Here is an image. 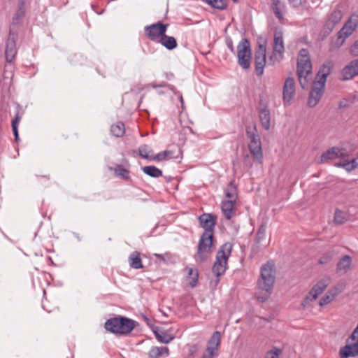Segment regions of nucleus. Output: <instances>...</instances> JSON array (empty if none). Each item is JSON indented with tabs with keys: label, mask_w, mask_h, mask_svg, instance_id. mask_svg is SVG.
I'll return each mask as SVG.
<instances>
[{
	"label": "nucleus",
	"mask_w": 358,
	"mask_h": 358,
	"mask_svg": "<svg viewBox=\"0 0 358 358\" xmlns=\"http://www.w3.org/2000/svg\"><path fill=\"white\" fill-rule=\"evenodd\" d=\"M282 350L280 348L273 347L271 350L266 352L265 358H280Z\"/></svg>",
	"instance_id": "a19ab883"
},
{
	"label": "nucleus",
	"mask_w": 358,
	"mask_h": 358,
	"mask_svg": "<svg viewBox=\"0 0 358 358\" xmlns=\"http://www.w3.org/2000/svg\"><path fill=\"white\" fill-rule=\"evenodd\" d=\"M322 292L314 285L311 290L308 292V294L302 302V305L306 306L309 301H315L317 299L318 296L321 294Z\"/></svg>",
	"instance_id": "c85d7f7f"
},
{
	"label": "nucleus",
	"mask_w": 358,
	"mask_h": 358,
	"mask_svg": "<svg viewBox=\"0 0 358 358\" xmlns=\"http://www.w3.org/2000/svg\"><path fill=\"white\" fill-rule=\"evenodd\" d=\"M251 48L248 39L243 38L237 46V58L238 64L243 69H249L250 66Z\"/></svg>",
	"instance_id": "6e6552de"
},
{
	"label": "nucleus",
	"mask_w": 358,
	"mask_h": 358,
	"mask_svg": "<svg viewBox=\"0 0 358 358\" xmlns=\"http://www.w3.org/2000/svg\"><path fill=\"white\" fill-rule=\"evenodd\" d=\"M243 162L248 167H251L252 165V162L250 160V157L248 155H245Z\"/></svg>",
	"instance_id": "09e8293b"
},
{
	"label": "nucleus",
	"mask_w": 358,
	"mask_h": 358,
	"mask_svg": "<svg viewBox=\"0 0 358 358\" xmlns=\"http://www.w3.org/2000/svg\"><path fill=\"white\" fill-rule=\"evenodd\" d=\"M339 355L341 358L358 356V342L347 343L345 346L340 348Z\"/></svg>",
	"instance_id": "6ab92c4d"
},
{
	"label": "nucleus",
	"mask_w": 358,
	"mask_h": 358,
	"mask_svg": "<svg viewBox=\"0 0 358 358\" xmlns=\"http://www.w3.org/2000/svg\"><path fill=\"white\" fill-rule=\"evenodd\" d=\"M342 18V13L341 10H334L330 17H329V20L333 23V24H337L338 22H340V20H341Z\"/></svg>",
	"instance_id": "79ce46f5"
},
{
	"label": "nucleus",
	"mask_w": 358,
	"mask_h": 358,
	"mask_svg": "<svg viewBox=\"0 0 358 358\" xmlns=\"http://www.w3.org/2000/svg\"><path fill=\"white\" fill-rule=\"evenodd\" d=\"M350 52L353 56H358V40L350 47Z\"/></svg>",
	"instance_id": "a18cd8bd"
},
{
	"label": "nucleus",
	"mask_w": 358,
	"mask_h": 358,
	"mask_svg": "<svg viewBox=\"0 0 358 358\" xmlns=\"http://www.w3.org/2000/svg\"><path fill=\"white\" fill-rule=\"evenodd\" d=\"M295 81L292 77H288L283 86L282 98L284 104L290 105L291 101L295 94Z\"/></svg>",
	"instance_id": "4468645a"
},
{
	"label": "nucleus",
	"mask_w": 358,
	"mask_h": 358,
	"mask_svg": "<svg viewBox=\"0 0 358 358\" xmlns=\"http://www.w3.org/2000/svg\"><path fill=\"white\" fill-rule=\"evenodd\" d=\"M224 195H225V200H231L234 202L237 201L238 199V192H237V187L236 185L234 184V181H231L227 187L224 189Z\"/></svg>",
	"instance_id": "5701e85b"
},
{
	"label": "nucleus",
	"mask_w": 358,
	"mask_h": 358,
	"mask_svg": "<svg viewBox=\"0 0 358 358\" xmlns=\"http://www.w3.org/2000/svg\"><path fill=\"white\" fill-rule=\"evenodd\" d=\"M266 227L265 225H261L258 229L256 236V241L257 243H260L266 236Z\"/></svg>",
	"instance_id": "ea45409f"
},
{
	"label": "nucleus",
	"mask_w": 358,
	"mask_h": 358,
	"mask_svg": "<svg viewBox=\"0 0 358 358\" xmlns=\"http://www.w3.org/2000/svg\"><path fill=\"white\" fill-rule=\"evenodd\" d=\"M348 220V215L342 210H336L334 215V221L337 224H343Z\"/></svg>",
	"instance_id": "58836bf2"
},
{
	"label": "nucleus",
	"mask_w": 358,
	"mask_h": 358,
	"mask_svg": "<svg viewBox=\"0 0 358 358\" xmlns=\"http://www.w3.org/2000/svg\"><path fill=\"white\" fill-rule=\"evenodd\" d=\"M342 292V288H339L338 287H336L334 289H330L327 294H325L320 300V306H324L329 303H331L335 297Z\"/></svg>",
	"instance_id": "4be33fe9"
},
{
	"label": "nucleus",
	"mask_w": 358,
	"mask_h": 358,
	"mask_svg": "<svg viewBox=\"0 0 358 358\" xmlns=\"http://www.w3.org/2000/svg\"><path fill=\"white\" fill-rule=\"evenodd\" d=\"M114 173L115 176L124 180H129L130 179L129 171L127 169H126L122 165H117L114 169Z\"/></svg>",
	"instance_id": "72a5a7b5"
},
{
	"label": "nucleus",
	"mask_w": 358,
	"mask_h": 358,
	"mask_svg": "<svg viewBox=\"0 0 358 358\" xmlns=\"http://www.w3.org/2000/svg\"><path fill=\"white\" fill-rule=\"evenodd\" d=\"M17 127H17V126H12V130H13V134L15 136V140L16 141H17L19 139Z\"/></svg>",
	"instance_id": "de8ad7c7"
},
{
	"label": "nucleus",
	"mask_w": 358,
	"mask_h": 358,
	"mask_svg": "<svg viewBox=\"0 0 358 358\" xmlns=\"http://www.w3.org/2000/svg\"><path fill=\"white\" fill-rule=\"evenodd\" d=\"M20 120V117L17 115L15 116V117L12 120V126L18 127Z\"/></svg>",
	"instance_id": "3c124183"
},
{
	"label": "nucleus",
	"mask_w": 358,
	"mask_h": 358,
	"mask_svg": "<svg viewBox=\"0 0 358 358\" xmlns=\"http://www.w3.org/2000/svg\"><path fill=\"white\" fill-rule=\"evenodd\" d=\"M221 343V334L215 331L208 341L206 352L214 356H218L219 348Z\"/></svg>",
	"instance_id": "2eb2a0df"
},
{
	"label": "nucleus",
	"mask_w": 358,
	"mask_h": 358,
	"mask_svg": "<svg viewBox=\"0 0 358 358\" xmlns=\"http://www.w3.org/2000/svg\"><path fill=\"white\" fill-rule=\"evenodd\" d=\"M155 255L157 258H159V259H162V260L164 261V257H163V255H160V254H155Z\"/></svg>",
	"instance_id": "6e6d98bb"
},
{
	"label": "nucleus",
	"mask_w": 358,
	"mask_h": 358,
	"mask_svg": "<svg viewBox=\"0 0 358 358\" xmlns=\"http://www.w3.org/2000/svg\"><path fill=\"white\" fill-rule=\"evenodd\" d=\"M198 281V273L196 272L194 274V276L190 277V280L189 282V284L191 287H194L197 283Z\"/></svg>",
	"instance_id": "49530a36"
},
{
	"label": "nucleus",
	"mask_w": 358,
	"mask_h": 358,
	"mask_svg": "<svg viewBox=\"0 0 358 358\" xmlns=\"http://www.w3.org/2000/svg\"><path fill=\"white\" fill-rule=\"evenodd\" d=\"M232 247V244L227 242L223 244L217 251L215 261L212 268L213 273L216 277L219 278L225 273Z\"/></svg>",
	"instance_id": "39448f33"
},
{
	"label": "nucleus",
	"mask_w": 358,
	"mask_h": 358,
	"mask_svg": "<svg viewBox=\"0 0 358 358\" xmlns=\"http://www.w3.org/2000/svg\"><path fill=\"white\" fill-rule=\"evenodd\" d=\"M154 334L156 338L162 343H169L174 338L173 336L168 334L164 331H155Z\"/></svg>",
	"instance_id": "2f4dec72"
},
{
	"label": "nucleus",
	"mask_w": 358,
	"mask_h": 358,
	"mask_svg": "<svg viewBox=\"0 0 358 358\" xmlns=\"http://www.w3.org/2000/svg\"><path fill=\"white\" fill-rule=\"evenodd\" d=\"M188 273V276H189V278H190V277H192V276H194V270H193L192 268H188V273Z\"/></svg>",
	"instance_id": "5fc2aeb1"
},
{
	"label": "nucleus",
	"mask_w": 358,
	"mask_h": 358,
	"mask_svg": "<svg viewBox=\"0 0 358 358\" xmlns=\"http://www.w3.org/2000/svg\"><path fill=\"white\" fill-rule=\"evenodd\" d=\"M259 117L262 127L268 130L270 128L271 116L269 110L265 107L261 108L259 111Z\"/></svg>",
	"instance_id": "393cba45"
},
{
	"label": "nucleus",
	"mask_w": 358,
	"mask_h": 358,
	"mask_svg": "<svg viewBox=\"0 0 358 358\" xmlns=\"http://www.w3.org/2000/svg\"><path fill=\"white\" fill-rule=\"evenodd\" d=\"M333 67V63L329 60L325 62L320 67L316 76L315 83L325 85L327 78L331 73Z\"/></svg>",
	"instance_id": "f3484780"
},
{
	"label": "nucleus",
	"mask_w": 358,
	"mask_h": 358,
	"mask_svg": "<svg viewBox=\"0 0 358 358\" xmlns=\"http://www.w3.org/2000/svg\"><path fill=\"white\" fill-rule=\"evenodd\" d=\"M236 202L224 200L222 202V211L226 219L230 220L235 215Z\"/></svg>",
	"instance_id": "aec40b11"
},
{
	"label": "nucleus",
	"mask_w": 358,
	"mask_h": 358,
	"mask_svg": "<svg viewBox=\"0 0 358 358\" xmlns=\"http://www.w3.org/2000/svg\"><path fill=\"white\" fill-rule=\"evenodd\" d=\"M331 254H326L320 259L319 262L320 264H326L331 260Z\"/></svg>",
	"instance_id": "c03bdc74"
},
{
	"label": "nucleus",
	"mask_w": 358,
	"mask_h": 358,
	"mask_svg": "<svg viewBox=\"0 0 358 358\" xmlns=\"http://www.w3.org/2000/svg\"><path fill=\"white\" fill-rule=\"evenodd\" d=\"M348 156V152L346 149L338 147H333L322 155L320 162L322 163H326L329 160H332L337 158L344 159Z\"/></svg>",
	"instance_id": "ddd939ff"
},
{
	"label": "nucleus",
	"mask_w": 358,
	"mask_h": 358,
	"mask_svg": "<svg viewBox=\"0 0 358 358\" xmlns=\"http://www.w3.org/2000/svg\"><path fill=\"white\" fill-rule=\"evenodd\" d=\"M330 282V278L329 276H327L322 279H321L320 281L317 282L315 286L318 287L322 292L323 291L327 288V287L329 285Z\"/></svg>",
	"instance_id": "37998d69"
},
{
	"label": "nucleus",
	"mask_w": 358,
	"mask_h": 358,
	"mask_svg": "<svg viewBox=\"0 0 358 358\" xmlns=\"http://www.w3.org/2000/svg\"><path fill=\"white\" fill-rule=\"evenodd\" d=\"M338 167H343L347 171H351L355 169L357 166V163L355 159L351 161H344L343 162L336 163L335 164Z\"/></svg>",
	"instance_id": "f704fd0d"
},
{
	"label": "nucleus",
	"mask_w": 358,
	"mask_h": 358,
	"mask_svg": "<svg viewBox=\"0 0 358 358\" xmlns=\"http://www.w3.org/2000/svg\"><path fill=\"white\" fill-rule=\"evenodd\" d=\"M289 1L294 7H297L301 4V0H289Z\"/></svg>",
	"instance_id": "8fccbe9b"
},
{
	"label": "nucleus",
	"mask_w": 358,
	"mask_h": 358,
	"mask_svg": "<svg viewBox=\"0 0 358 358\" xmlns=\"http://www.w3.org/2000/svg\"><path fill=\"white\" fill-rule=\"evenodd\" d=\"M324 87L325 85H324L315 82L313 83L308 101V103L310 107H315L319 103L323 94Z\"/></svg>",
	"instance_id": "dca6fc26"
},
{
	"label": "nucleus",
	"mask_w": 358,
	"mask_h": 358,
	"mask_svg": "<svg viewBox=\"0 0 358 358\" xmlns=\"http://www.w3.org/2000/svg\"><path fill=\"white\" fill-rule=\"evenodd\" d=\"M312 73V64L307 49L300 50L297 59V74L299 82L303 89L308 85V76Z\"/></svg>",
	"instance_id": "20e7f679"
},
{
	"label": "nucleus",
	"mask_w": 358,
	"mask_h": 358,
	"mask_svg": "<svg viewBox=\"0 0 358 358\" xmlns=\"http://www.w3.org/2000/svg\"><path fill=\"white\" fill-rule=\"evenodd\" d=\"M151 85H152V87L153 88H156V87H165V86L168 87L169 88V90H170L171 91H172V92L174 93V94H175V95H176V96H178V99L180 100V103H181L182 106H183L184 101H183L182 95V94H181L180 92H178V91L176 89V87H175L174 86L171 85H168V84L164 83H162V84H160V85H155V84H152Z\"/></svg>",
	"instance_id": "e433bc0d"
},
{
	"label": "nucleus",
	"mask_w": 358,
	"mask_h": 358,
	"mask_svg": "<svg viewBox=\"0 0 358 358\" xmlns=\"http://www.w3.org/2000/svg\"><path fill=\"white\" fill-rule=\"evenodd\" d=\"M352 263V258L349 255H345L337 264V273L339 275H343L350 268Z\"/></svg>",
	"instance_id": "412c9836"
},
{
	"label": "nucleus",
	"mask_w": 358,
	"mask_h": 358,
	"mask_svg": "<svg viewBox=\"0 0 358 358\" xmlns=\"http://www.w3.org/2000/svg\"><path fill=\"white\" fill-rule=\"evenodd\" d=\"M271 8L278 19L283 17L282 12L285 9V4L280 0H271Z\"/></svg>",
	"instance_id": "cd10ccee"
},
{
	"label": "nucleus",
	"mask_w": 358,
	"mask_h": 358,
	"mask_svg": "<svg viewBox=\"0 0 358 358\" xmlns=\"http://www.w3.org/2000/svg\"><path fill=\"white\" fill-rule=\"evenodd\" d=\"M358 27V14H352L338 32L336 38L332 40L333 48H339Z\"/></svg>",
	"instance_id": "0eeeda50"
},
{
	"label": "nucleus",
	"mask_w": 358,
	"mask_h": 358,
	"mask_svg": "<svg viewBox=\"0 0 358 358\" xmlns=\"http://www.w3.org/2000/svg\"><path fill=\"white\" fill-rule=\"evenodd\" d=\"M129 266L134 269L143 268L142 261L140 257V252L134 251L129 257Z\"/></svg>",
	"instance_id": "a878e982"
},
{
	"label": "nucleus",
	"mask_w": 358,
	"mask_h": 358,
	"mask_svg": "<svg viewBox=\"0 0 358 358\" xmlns=\"http://www.w3.org/2000/svg\"><path fill=\"white\" fill-rule=\"evenodd\" d=\"M232 1H233L234 2H236V1H237V0H232Z\"/></svg>",
	"instance_id": "4d7b16f0"
},
{
	"label": "nucleus",
	"mask_w": 358,
	"mask_h": 358,
	"mask_svg": "<svg viewBox=\"0 0 358 358\" xmlns=\"http://www.w3.org/2000/svg\"><path fill=\"white\" fill-rule=\"evenodd\" d=\"M139 155L141 157L149 160H153L155 155H151L152 150L148 145H141L138 148Z\"/></svg>",
	"instance_id": "473e14b6"
},
{
	"label": "nucleus",
	"mask_w": 358,
	"mask_h": 358,
	"mask_svg": "<svg viewBox=\"0 0 358 358\" xmlns=\"http://www.w3.org/2000/svg\"><path fill=\"white\" fill-rule=\"evenodd\" d=\"M215 216L209 213H203L199 217V222L201 227L205 231L201 234L198 246L197 252L194 255L196 262L202 263L207 260L213 250V229L215 225Z\"/></svg>",
	"instance_id": "f257e3e1"
},
{
	"label": "nucleus",
	"mask_w": 358,
	"mask_h": 358,
	"mask_svg": "<svg viewBox=\"0 0 358 358\" xmlns=\"http://www.w3.org/2000/svg\"><path fill=\"white\" fill-rule=\"evenodd\" d=\"M208 4L217 9H224L227 7L225 0H204Z\"/></svg>",
	"instance_id": "4c0bfd02"
},
{
	"label": "nucleus",
	"mask_w": 358,
	"mask_h": 358,
	"mask_svg": "<svg viewBox=\"0 0 358 358\" xmlns=\"http://www.w3.org/2000/svg\"><path fill=\"white\" fill-rule=\"evenodd\" d=\"M227 45L228 48L231 50V52H234V48L233 45V42L231 40H229L227 41Z\"/></svg>",
	"instance_id": "603ef678"
},
{
	"label": "nucleus",
	"mask_w": 358,
	"mask_h": 358,
	"mask_svg": "<svg viewBox=\"0 0 358 358\" xmlns=\"http://www.w3.org/2000/svg\"><path fill=\"white\" fill-rule=\"evenodd\" d=\"M143 171L152 178H159L162 176V171L155 166H144Z\"/></svg>",
	"instance_id": "c756f323"
},
{
	"label": "nucleus",
	"mask_w": 358,
	"mask_h": 358,
	"mask_svg": "<svg viewBox=\"0 0 358 358\" xmlns=\"http://www.w3.org/2000/svg\"><path fill=\"white\" fill-rule=\"evenodd\" d=\"M174 152L172 150H165L153 157L155 161H162L175 158L173 156Z\"/></svg>",
	"instance_id": "c9c22d12"
},
{
	"label": "nucleus",
	"mask_w": 358,
	"mask_h": 358,
	"mask_svg": "<svg viewBox=\"0 0 358 358\" xmlns=\"http://www.w3.org/2000/svg\"><path fill=\"white\" fill-rule=\"evenodd\" d=\"M358 74V59L351 61L341 71L342 79L348 80L352 79Z\"/></svg>",
	"instance_id": "a211bd4d"
},
{
	"label": "nucleus",
	"mask_w": 358,
	"mask_h": 358,
	"mask_svg": "<svg viewBox=\"0 0 358 358\" xmlns=\"http://www.w3.org/2000/svg\"><path fill=\"white\" fill-rule=\"evenodd\" d=\"M285 52L284 41L282 34L280 31H276L274 35L273 52L270 56L269 60L273 64L275 62H280L282 59L283 52Z\"/></svg>",
	"instance_id": "1a4fd4ad"
},
{
	"label": "nucleus",
	"mask_w": 358,
	"mask_h": 358,
	"mask_svg": "<svg viewBox=\"0 0 358 358\" xmlns=\"http://www.w3.org/2000/svg\"><path fill=\"white\" fill-rule=\"evenodd\" d=\"M17 39V34L10 30L8 38L6 42L5 57L6 62L11 63L14 61L17 52L16 48V41Z\"/></svg>",
	"instance_id": "9d476101"
},
{
	"label": "nucleus",
	"mask_w": 358,
	"mask_h": 358,
	"mask_svg": "<svg viewBox=\"0 0 358 358\" xmlns=\"http://www.w3.org/2000/svg\"><path fill=\"white\" fill-rule=\"evenodd\" d=\"M136 322L123 316H116L106 320L104 324L105 329L113 334L127 335L134 328Z\"/></svg>",
	"instance_id": "7ed1b4c3"
},
{
	"label": "nucleus",
	"mask_w": 358,
	"mask_h": 358,
	"mask_svg": "<svg viewBox=\"0 0 358 358\" xmlns=\"http://www.w3.org/2000/svg\"><path fill=\"white\" fill-rule=\"evenodd\" d=\"M159 43L168 50H173L177 46V42L174 37L164 35L159 40Z\"/></svg>",
	"instance_id": "bb28decb"
},
{
	"label": "nucleus",
	"mask_w": 358,
	"mask_h": 358,
	"mask_svg": "<svg viewBox=\"0 0 358 358\" xmlns=\"http://www.w3.org/2000/svg\"><path fill=\"white\" fill-rule=\"evenodd\" d=\"M275 264L272 261H268L261 266L256 293V298L259 301H266L271 294L275 281Z\"/></svg>",
	"instance_id": "f03ea898"
},
{
	"label": "nucleus",
	"mask_w": 358,
	"mask_h": 358,
	"mask_svg": "<svg viewBox=\"0 0 358 358\" xmlns=\"http://www.w3.org/2000/svg\"><path fill=\"white\" fill-rule=\"evenodd\" d=\"M266 45L259 44L255 53V71L257 76H261L264 73V66L266 62Z\"/></svg>",
	"instance_id": "f8f14e48"
},
{
	"label": "nucleus",
	"mask_w": 358,
	"mask_h": 358,
	"mask_svg": "<svg viewBox=\"0 0 358 358\" xmlns=\"http://www.w3.org/2000/svg\"><path fill=\"white\" fill-rule=\"evenodd\" d=\"M246 135L249 139L248 148L250 154L257 163L262 164L263 162V152L260 138L257 134L256 126H253L252 127L247 126Z\"/></svg>",
	"instance_id": "423d86ee"
},
{
	"label": "nucleus",
	"mask_w": 358,
	"mask_h": 358,
	"mask_svg": "<svg viewBox=\"0 0 358 358\" xmlns=\"http://www.w3.org/2000/svg\"><path fill=\"white\" fill-rule=\"evenodd\" d=\"M168 24H162L161 22L152 24L145 27L146 36L151 41H157L161 38L166 31Z\"/></svg>",
	"instance_id": "9b49d317"
},
{
	"label": "nucleus",
	"mask_w": 358,
	"mask_h": 358,
	"mask_svg": "<svg viewBox=\"0 0 358 358\" xmlns=\"http://www.w3.org/2000/svg\"><path fill=\"white\" fill-rule=\"evenodd\" d=\"M201 358H215V357L205 352Z\"/></svg>",
	"instance_id": "864d4df0"
},
{
	"label": "nucleus",
	"mask_w": 358,
	"mask_h": 358,
	"mask_svg": "<svg viewBox=\"0 0 358 358\" xmlns=\"http://www.w3.org/2000/svg\"><path fill=\"white\" fill-rule=\"evenodd\" d=\"M110 132L116 137L122 136L125 132L124 124L121 122L113 124L110 127Z\"/></svg>",
	"instance_id": "7c9ffc66"
},
{
	"label": "nucleus",
	"mask_w": 358,
	"mask_h": 358,
	"mask_svg": "<svg viewBox=\"0 0 358 358\" xmlns=\"http://www.w3.org/2000/svg\"><path fill=\"white\" fill-rule=\"evenodd\" d=\"M169 350L167 347H152L148 352V358H159L161 357H168Z\"/></svg>",
	"instance_id": "b1692460"
}]
</instances>
